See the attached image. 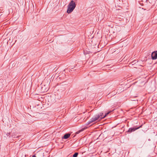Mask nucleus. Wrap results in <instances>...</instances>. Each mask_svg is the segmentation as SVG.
Masks as SVG:
<instances>
[{
	"mask_svg": "<svg viewBox=\"0 0 157 157\" xmlns=\"http://www.w3.org/2000/svg\"><path fill=\"white\" fill-rule=\"evenodd\" d=\"M111 111H109L108 112L105 113V116H103L102 115L103 114V113H100L98 114L97 115H95L93 117L90 121H89L88 122V124H90L91 123H92L98 120V119H101L102 118H104L105 117H106L108 114H109L110 112Z\"/></svg>",
	"mask_w": 157,
	"mask_h": 157,
	"instance_id": "f257e3e1",
	"label": "nucleus"
},
{
	"mask_svg": "<svg viewBox=\"0 0 157 157\" xmlns=\"http://www.w3.org/2000/svg\"><path fill=\"white\" fill-rule=\"evenodd\" d=\"M105 40H100L99 41H98L97 40H89V43L91 44V46H98L99 44H102L103 42H104V44H102V46H104L106 45L107 43L106 42V43L105 41Z\"/></svg>",
	"mask_w": 157,
	"mask_h": 157,
	"instance_id": "f03ea898",
	"label": "nucleus"
},
{
	"mask_svg": "<svg viewBox=\"0 0 157 157\" xmlns=\"http://www.w3.org/2000/svg\"><path fill=\"white\" fill-rule=\"evenodd\" d=\"M75 2L73 0H71L68 6L67 13H70L72 12L76 7Z\"/></svg>",
	"mask_w": 157,
	"mask_h": 157,
	"instance_id": "7ed1b4c3",
	"label": "nucleus"
},
{
	"mask_svg": "<svg viewBox=\"0 0 157 157\" xmlns=\"http://www.w3.org/2000/svg\"><path fill=\"white\" fill-rule=\"evenodd\" d=\"M142 125H141L140 127H136V126L132 128H130L128 131H127V132L128 133H131L132 132H134L136 130H137L139 128H140L142 127Z\"/></svg>",
	"mask_w": 157,
	"mask_h": 157,
	"instance_id": "20e7f679",
	"label": "nucleus"
},
{
	"mask_svg": "<svg viewBox=\"0 0 157 157\" xmlns=\"http://www.w3.org/2000/svg\"><path fill=\"white\" fill-rule=\"evenodd\" d=\"M151 57L153 59H155L157 58V51L153 52L151 54Z\"/></svg>",
	"mask_w": 157,
	"mask_h": 157,
	"instance_id": "39448f33",
	"label": "nucleus"
},
{
	"mask_svg": "<svg viewBox=\"0 0 157 157\" xmlns=\"http://www.w3.org/2000/svg\"><path fill=\"white\" fill-rule=\"evenodd\" d=\"M71 136V134L67 133L65 134L64 136L62 137V139H67L69 138Z\"/></svg>",
	"mask_w": 157,
	"mask_h": 157,
	"instance_id": "423d86ee",
	"label": "nucleus"
},
{
	"mask_svg": "<svg viewBox=\"0 0 157 157\" xmlns=\"http://www.w3.org/2000/svg\"><path fill=\"white\" fill-rule=\"evenodd\" d=\"M85 55L89 54L90 53V52L89 51H87L86 50H84L83 51Z\"/></svg>",
	"mask_w": 157,
	"mask_h": 157,
	"instance_id": "0eeeda50",
	"label": "nucleus"
},
{
	"mask_svg": "<svg viewBox=\"0 0 157 157\" xmlns=\"http://www.w3.org/2000/svg\"><path fill=\"white\" fill-rule=\"evenodd\" d=\"M78 153L75 152L73 155V157H77L78 155Z\"/></svg>",
	"mask_w": 157,
	"mask_h": 157,
	"instance_id": "6e6552de",
	"label": "nucleus"
},
{
	"mask_svg": "<svg viewBox=\"0 0 157 157\" xmlns=\"http://www.w3.org/2000/svg\"><path fill=\"white\" fill-rule=\"evenodd\" d=\"M83 130L82 129L81 130L78 131L77 132H76V133L77 134H78L80 132L83 131Z\"/></svg>",
	"mask_w": 157,
	"mask_h": 157,
	"instance_id": "1a4fd4ad",
	"label": "nucleus"
},
{
	"mask_svg": "<svg viewBox=\"0 0 157 157\" xmlns=\"http://www.w3.org/2000/svg\"><path fill=\"white\" fill-rule=\"evenodd\" d=\"M11 40V41H12V40H8V41H7V43H8V42H9V41L10 42Z\"/></svg>",
	"mask_w": 157,
	"mask_h": 157,
	"instance_id": "9d476101",
	"label": "nucleus"
},
{
	"mask_svg": "<svg viewBox=\"0 0 157 157\" xmlns=\"http://www.w3.org/2000/svg\"><path fill=\"white\" fill-rule=\"evenodd\" d=\"M32 157H36L35 155H33Z\"/></svg>",
	"mask_w": 157,
	"mask_h": 157,
	"instance_id": "9b49d317",
	"label": "nucleus"
},
{
	"mask_svg": "<svg viewBox=\"0 0 157 157\" xmlns=\"http://www.w3.org/2000/svg\"><path fill=\"white\" fill-rule=\"evenodd\" d=\"M16 41V40L15 41H14V43H13V44H14V43H15Z\"/></svg>",
	"mask_w": 157,
	"mask_h": 157,
	"instance_id": "f8f14e48",
	"label": "nucleus"
},
{
	"mask_svg": "<svg viewBox=\"0 0 157 157\" xmlns=\"http://www.w3.org/2000/svg\"><path fill=\"white\" fill-rule=\"evenodd\" d=\"M120 2L121 1V0H119ZM122 1V0H121Z\"/></svg>",
	"mask_w": 157,
	"mask_h": 157,
	"instance_id": "ddd939ff",
	"label": "nucleus"
},
{
	"mask_svg": "<svg viewBox=\"0 0 157 157\" xmlns=\"http://www.w3.org/2000/svg\"><path fill=\"white\" fill-rule=\"evenodd\" d=\"M120 2L121 1V0H119ZM122 1V0H121Z\"/></svg>",
	"mask_w": 157,
	"mask_h": 157,
	"instance_id": "4468645a",
	"label": "nucleus"
},
{
	"mask_svg": "<svg viewBox=\"0 0 157 157\" xmlns=\"http://www.w3.org/2000/svg\"><path fill=\"white\" fill-rule=\"evenodd\" d=\"M120 2L121 1V0H119ZM122 1V0H121Z\"/></svg>",
	"mask_w": 157,
	"mask_h": 157,
	"instance_id": "2eb2a0df",
	"label": "nucleus"
},
{
	"mask_svg": "<svg viewBox=\"0 0 157 157\" xmlns=\"http://www.w3.org/2000/svg\"><path fill=\"white\" fill-rule=\"evenodd\" d=\"M65 89V88H64L63 89V90H64Z\"/></svg>",
	"mask_w": 157,
	"mask_h": 157,
	"instance_id": "dca6fc26",
	"label": "nucleus"
}]
</instances>
